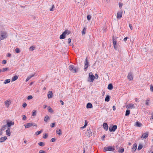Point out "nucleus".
<instances>
[{
    "instance_id": "17",
    "label": "nucleus",
    "mask_w": 153,
    "mask_h": 153,
    "mask_svg": "<svg viewBox=\"0 0 153 153\" xmlns=\"http://www.w3.org/2000/svg\"><path fill=\"white\" fill-rule=\"evenodd\" d=\"M103 126L104 129L105 130L107 131L108 130V126L107 124L106 123H104L103 124Z\"/></svg>"
},
{
    "instance_id": "61",
    "label": "nucleus",
    "mask_w": 153,
    "mask_h": 153,
    "mask_svg": "<svg viewBox=\"0 0 153 153\" xmlns=\"http://www.w3.org/2000/svg\"><path fill=\"white\" fill-rule=\"evenodd\" d=\"M119 7L120 8H121L123 5V4H121L119 3Z\"/></svg>"
},
{
    "instance_id": "40",
    "label": "nucleus",
    "mask_w": 153,
    "mask_h": 153,
    "mask_svg": "<svg viewBox=\"0 0 153 153\" xmlns=\"http://www.w3.org/2000/svg\"><path fill=\"white\" fill-rule=\"evenodd\" d=\"M15 51L17 53H19L20 52V51L19 50V49L18 48H16L15 49Z\"/></svg>"
},
{
    "instance_id": "29",
    "label": "nucleus",
    "mask_w": 153,
    "mask_h": 153,
    "mask_svg": "<svg viewBox=\"0 0 153 153\" xmlns=\"http://www.w3.org/2000/svg\"><path fill=\"white\" fill-rule=\"evenodd\" d=\"M7 126V125L2 126L1 129V131L4 130L5 129H6Z\"/></svg>"
},
{
    "instance_id": "13",
    "label": "nucleus",
    "mask_w": 153,
    "mask_h": 153,
    "mask_svg": "<svg viewBox=\"0 0 153 153\" xmlns=\"http://www.w3.org/2000/svg\"><path fill=\"white\" fill-rule=\"evenodd\" d=\"M123 12H119L117 13V18L118 19H120L122 17Z\"/></svg>"
},
{
    "instance_id": "47",
    "label": "nucleus",
    "mask_w": 153,
    "mask_h": 153,
    "mask_svg": "<svg viewBox=\"0 0 153 153\" xmlns=\"http://www.w3.org/2000/svg\"><path fill=\"white\" fill-rule=\"evenodd\" d=\"M22 117H23L22 120H25L26 119V116L25 115H23L22 116Z\"/></svg>"
},
{
    "instance_id": "35",
    "label": "nucleus",
    "mask_w": 153,
    "mask_h": 153,
    "mask_svg": "<svg viewBox=\"0 0 153 153\" xmlns=\"http://www.w3.org/2000/svg\"><path fill=\"white\" fill-rule=\"evenodd\" d=\"M39 145L41 146H43L45 145V143L43 142H40L38 143Z\"/></svg>"
},
{
    "instance_id": "59",
    "label": "nucleus",
    "mask_w": 153,
    "mask_h": 153,
    "mask_svg": "<svg viewBox=\"0 0 153 153\" xmlns=\"http://www.w3.org/2000/svg\"><path fill=\"white\" fill-rule=\"evenodd\" d=\"M11 54L10 53H8L7 54V57H11Z\"/></svg>"
},
{
    "instance_id": "34",
    "label": "nucleus",
    "mask_w": 153,
    "mask_h": 153,
    "mask_svg": "<svg viewBox=\"0 0 153 153\" xmlns=\"http://www.w3.org/2000/svg\"><path fill=\"white\" fill-rule=\"evenodd\" d=\"M124 149L123 148H122L121 149H119L118 150V152L120 153H123L124 152Z\"/></svg>"
},
{
    "instance_id": "53",
    "label": "nucleus",
    "mask_w": 153,
    "mask_h": 153,
    "mask_svg": "<svg viewBox=\"0 0 153 153\" xmlns=\"http://www.w3.org/2000/svg\"><path fill=\"white\" fill-rule=\"evenodd\" d=\"M30 78L31 77H30V76H28L26 79L25 81L26 82H27Z\"/></svg>"
},
{
    "instance_id": "33",
    "label": "nucleus",
    "mask_w": 153,
    "mask_h": 153,
    "mask_svg": "<svg viewBox=\"0 0 153 153\" xmlns=\"http://www.w3.org/2000/svg\"><path fill=\"white\" fill-rule=\"evenodd\" d=\"M43 130H42L40 131H37L35 133V134L36 135H38L40 134L42 132Z\"/></svg>"
},
{
    "instance_id": "27",
    "label": "nucleus",
    "mask_w": 153,
    "mask_h": 153,
    "mask_svg": "<svg viewBox=\"0 0 153 153\" xmlns=\"http://www.w3.org/2000/svg\"><path fill=\"white\" fill-rule=\"evenodd\" d=\"M18 78V77L16 75L14 76H13L11 79V81L13 82L15 80H16V79H17Z\"/></svg>"
},
{
    "instance_id": "49",
    "label": "nucleus",
    "mask_w": 153,
    "mask_h": 153,
    "mask_svg": "<svg viewBox=\"0 0 153 153\" xmlns=\"http://www.w3.org/2000/svg\"><path fill=\"white\" fill-rule=\"evenodd\" d=\"M6 63H7V61L6 60H3V61L2 62V64L4 65L6 64Z\"/></svg>"
},
{
    "instance_id": "2",
    "label": "nucleus",
    "mask_w": 153,
    "mask_h": 153,
    "mask_svg": "<svg viewBox=\"0 0 153 153\" xmlns=\"http://www.w3.org/2000/svg\"><path fill=\"white\" fill-rule=\"evenodd\" d=\"M71 33V32L67 30L64 31L62 34L60 36L59 39H64L65 37V36L68 35Z\"/></svg>"
},
{
    "instance_id": "51",
    "label": "nucleus",
    "mask_w": 153,
    "mask_h": 153,
    "mask_svg": "<svg viewBox=\"0 0 153 153\" xmlns=\"http://www.w3.org/2000/svg\"><path fill=\"white\" fill-rule=\"evenodd\" d=\"M150 89L152 92H153V85H151Z\"/></svg>"
},
{
    "instance_id": "45",
    "label": "nucleus",
    "mask_w": 153,
    "mask_h": 153,
    "mask_svg": "<svg viewBox=\"0 0 153 153\" xmlns=\"http://www.w3.org/2000/svg\"><path fill=\"white\" fill-rule=\"evenodd\" d=\"M55 125V123H51V128H53L54 127Z\"/></svg>"
},
{
    "instance_id": "50",
    "label": "nucleus",
    "mask_w": 153,
    "mask_h": 153,
    "mask_svg": "<svg viewBox=\"0 0 153 153\" xmlns=\"http://www.w3.org/2000/svg\"><path fill=\"white\" fill-rule=\"evenodd\" d=\"M27 105V104L25 102H24L23 103L22 106L24 108H25L26 106Z\"/></svg>"
},
{
    "instance_id": "56",
    "label": "nucleus",
    "mask_w": 153,
    "mask_h": 153,
    "mask_svg": "<svg viewBox=\"0 0 153 153\" xmlns=\"http://www.w3.org/2000/svg\"><path fill=\"white\" fill-rule=\"evenodd\" d=\"M129 27L130 28V29L131 30H132L133 29V27H132V25L131 24H129Z\"/></svg>"
},
{
    "instance_id": "54",
    "label": "nucleus",
    "mask_w": 153,
    "mask_h": 153,
    "mask_svg": "<svg viewBox=\"0 0 153 153\" xmlns=\"http://www.w3.org/2000/svg\"><path fill=\"white\" fill-rule=\"evenodd\" d=\"M95 78L97 79L98 78V75L97 74H96L94 76Z\"/></svg>"
},
{
    "instance_id": "24",
    "label": "nucleus",
    "mask_w": 153,
    "mask_h": 153,
    "mask_svg": "<svg viewBox=\"0 0 153 153\" xmlns=\"http://www.w3.org/2000/svg\"><path fill=\"white\" fill-rule=\"evenodd\" d=\"M92 105L91 103H88L86 105V108H92Z\"/></svg>"
},
{
    "instance_id": "7",
    "label": "nucleus",
    "mask_w": 153,
    "mask_h": 153,
    "mask_svg": "<svg viewBox=\"0 0 153 153\" xmlns=\"http://www.w3.org/2000/svg\"><path fill=\"white\" fill-rule=\"evenodd\" d=\"M26 128H27L31 127L32 126H37V125L35 123H27L26 125H24Z\"/></svg>"
},
{
    "instance_id": "18",
    "label": "nucleus",
    "mask_w": 153,
    "mask_h": 153,
    "mask_svg": "<svg viewBox=\"0 0 153 153\" xmlns=\"http://www.w3.org/2000/svg\"><path fill=\"white\" fill-rule=\"evenodd\" d=\"M126 108H135L134 106V105L132 104H128L126 106Z\"/></svg>"
},
{
    "instance_id": "57",
    "label": "nucleus",
    "mask_w": 153,
    "mask_h": 153,
    "mask_svg": "<svg viewBox=\"0 0 153 153\" xmlns=\"http://www.w3.org/2000/svg\"><path fill=\"white\" fill-rule=\"evenodd\" d=\"M88 124V122L86 120H85V124L84 125L85 126H86Z\"/></svg>"
},
{
    "instance_id": "55",
    "label": "nucleus",
    "mask_w": 153,
    "mask_h": 153,
    "mask_svg": "<svg viewBox=\"0 0 153 153\" xmlns=\"http://www.w3.org/2000/svg\"><path fill=\"white\" fill-rule=\"evenodd\" d=\"M71 39L69 38L68 39V44L70 43L71 42Z\"/></svg>"
},
{
    "instance_id": "52",
    "label": "nucleus",
    "mask_w": 153,
    "mask_h": 153,
    "mask_svg": "<svg viewBox=\"0 0 153 153\" xmlns=\"http://www.w3.org/2000/svg\"><path fill=\"white\" fill-rule=\"evenodd\" d=\"M39 153H46L45 152L42 150H40L39 152Z\"/></svg>"
},
{
    "instance_id": "14",
    "label": "nucleus",
    "mask_w": 153,
    "mask_h": 153,
    "mask_svg": "<svg viewBox=\"0 0 153 153\" xmlns=\"http://www.w3.org/2000/svg\"><path fill=\"white\" fill-rule=\"evenodd\" d=\"M92 132L90 129V128H88L86 134L87 136H91L92 135Z\"/></svg>"
},
{
    "instance_id": "8",
    "label": "nucleus",
    "mask_w": 153,
    "mask_h": 153,
    "mask_svg": "<svg viewBox=\"0 0 153 153\" xmlns=\"http://www.w3.org/2000/svg\"><path fill=\"white\" fill-rule=\"evenodd\" d=\"M89 78L90 79V80L89 81L90 82H93L95 78L92 72H90L89 74Z\"/></svg>"
},
{
    "instance_id": "39",
    "label": "nucleus",
    "mask_w": 153,
    "mask_h": 153,
    "mask_svg": "<svg viewBox=\"0 0 153 153\" xmlns=\"http://www.w3.org/2000/svg\"><path fill=\"white\" fill-rule=\"evenodd\" d=\"M35 48V47H34L33 46H32L30 48L29 50L30 51H33L34 49Z\"/></svg>"
},
{
    "instance_id": "64",
    "label": "nucleus",
    "mask_w": 153,
    "mask_h": 153,
    "mask_svg": "<svg viewBox=\"0 0 153 153\" xmlns=\"http://www.w3.org/2000/svg\"><path fill=\"white\" fill-rule=\"evenodd\" d=\"M35 74H34L30 75L29 76H30V77H31V78L33 77L34 76H35Z\"/></svg>"
},
{
    "instance_id": "62",
    "label": "nucleus",
    "mask_w": 153,
    "mask_h": 153,
    "mask_svg": "<svg viewBox=\"0 0 153 153\" xmlns=\"http://www.w3.org/2000/svg\"><path fill=\"white\" fill-rule=\"evenodd\" d=\"M127 39H128L127 37H126L124 38L123 40L125 42L127 40Z\"/></svg>"
},
{
    "instance_id": "31",
    "label": "nucleus",
    "mask_w": 153,
    "mask_h": 153,
    "mask_svg": "<svg viewBox=\"0 0 153 153\" xmlns=\"http://www.w3.org/2000/svg\"><path fill=\"white\" fill-rule=\"evenodd\" d=\"M110 100V97L108 95H107L105 98V100L106 102H108Z\"/></svg>"
},
{
    "instance_id": "42",
    "label": "nucleus",
    "mask_w": 153,
    "mask_h": 153,
    "mask_svg": "<svg viewBox=\"0 0 153 153\" xmlns=\"http://www.w3.org/2000/svg\"><path fill=\"white\" fill-rule=\"evenodd\" d=\"M36 115V111H33L32 112V115L33 116H35Z\"/></svg>"
},
{
    "instance_id": "20",
    "label": "nucleus",
    "mask_w": 153,
    "mask_h": 153,
    "mask_svg": "<svg viewBox=\"0 0 153 153\" xmlns=\"http://www.w3.org/2000/svg\"><path fill=\"white\" fill-rule=\"evenodd\" d=\"M137 144L136 143H134L133 148H132V152H134L136 150L137 148Z\"/></svg>"
},
{
    "instance_id": "16",
    "label": "nucleus",
    "mask_w": 153,
    "mask_h": 153,
    "mask_svg": "<svg viewBox=\"0 0 153 153\" xmlns=\"http://www.w3.org/2000/svg\"><path fill=\"white\" fill-rule=\"evenodd\" d=\"M53 93L51 91H49L48 93V99H50L52 97Z\"/></svg>"
},
{
    "instance_id": "48",
    "label": "nucleus",
    "mask_w": 153,
    "mask_h": 153,
    "mask_svg": "<svg viewBox=\"0 0 153 153\" xmlns=\"http://www.w3.org/2000/svg\"><path fill=\"white\" fill-rule=\"evenodd\" d=\"M56 140V139L55 138H52L51 140L50 141L52 142H54Z\"/></svg>"
},
{
    "instance_id": "37",
    "label": "nucleus",
    "mask_w": 153,
    "mask_h": 153,
    "mask_svg": "<svg viewBox=\"0 0 153 153\" xmlns=\"http://www.w3.org/2000/svg\"><path fill=\"white\" fill-rule=\"evenodd\" d=\"M143 146L141 144H139L137 148L138 150H140L143 148Z\"/></svg>"
},
{
    "instance_id": "6",
    "label": "nucleus",
    "mask_w": 153,
    "mask_h": 153,
    "mask_svg": "<svg viewBox=\"0 0 153 153\" xmlns=\"http://www.w3.org/2000/svg\"><path fill=\"white\" fill-rule=\"evenodd\" d=\"M112 40L113 43L114 48L115 50H117V40L114 36H113Z\"/></svg>"
},
{
    "instance_id": "43",
    "label": "nucleus",
    "mask_w": 153,
    "mask_h": 153,
    "mask_svg": "<svg viewBox=\"0 0 153 153\" xmlns=\"http://www.w3.org/2000/svg\"><path fill=\"white\" fill-rule=\"evenodd\" d=\"M149 99H147L146 100V105H149Z\"/></svg>"
},
{
    "instance_id": "25",
    "label": "nucleus",
    "mask_w": 153,
    "mask_h": 153,
    "mask_svg": "<svg viewBox=\"0 0 153 153\" xmlns=\"http://www.w3.org/2000/svg\"><path fill=\"white\" fill-rule=\"evenodd\" d=\"M135 126H136L140 127L142 126V124L138 122H137L135 123Z\"/></svg>"
},
{
    "instance_id": "44",
    "label": "nucleus",
    "mask_w": 153,
    "mask_h": 153,
    "mask_svg": "<svg viewBox=\"0 0 153 153\" xmlns=\"http://www.w3.org/2000/svg\"><path fill=\"white\" fill-rule=\"evenodd\" d=\"M48 137V135L46 134H44V135L43 136V137L44 138H47Z\"/></svg>"
},
{
    "instance_id": "3",
    "label": "nucleus",
    "mask_w": 153,
    "mask_h": 153,
    "mask_svg": "<svg viewBox=\"0 0 153 153\" xmlns=\"http://www.w3.org/2000/svg\"><path fill=\"white\" fill-rule=\"evenodd\" d=\"M115 149L111 146H109L108 147H105L103 148L104 152L106 151H114Z\"/></svg>"
},
{
    "instance_id": "46",
    "label": "nucleus",
    "mask_w": 153,
    "mask_h": 153,
    "mask_svg": "<svg viewBox=\"0 0 153 153\" xmlns=\"http://www.w3.org/2000/svg\"><path fill=\"white\" fill-rule=\"evenodd\" d=\"M33 98V97L32 95H29L28 96L27 99L28 100L31 99Z\"/></svg>"
},
{
    "instance_id": "28",
    "label": "nucleus",
    "mask_w": 153,
    "mask_h": 153,
    "mask_svg": "<svg viewBox=\"0 0 153 153\" xmlns=\"http://www.w3.org/2000/svg\"><path fill=\"white\" fill-rule=\"evenodd\" d=\"M48 110L51 113H53V112L52 109L49 106H48Z\"/></svg>"
},
{
    "instance_id": "32",
    "label": "nucleus",
    "mask_w": 153,
    "mask_h": 153,
    "mask_svg": "<svg viewBox=\"0 0 153 153\" xmlns=\"http://www.w3.org/2000/svg\"><path fill=\"white\" fill-rule=\"evenodd\" d=\"M130 111L129 110H127L126 112V116H128L130 114Z\"/></svg>"
},
{
    "instance_id": "5",
    "label": "nucleus",
    "mask_w": 153,
    "mask_h": 153,
    "mask_svg": "<svg viewBox=\"0 0 153 153\" xmlns=\"http://www.w3.org/2000/svg\"><path fill=\"white\" fill-rule=\"evenodd\" d=\"M70 70L73 73H75L76 72L77 70L76 68L74 65H70L69 67Z\"/></svg>"
},
{
    "instance_id": "22",
    "label": "nucleus",
    "mask_w": 153,
    "mask_h": 153,
    "mask_svg": "<svg viewBox=\"0 0 153 153\" xmlns=\"http://www.w3.org/2000/svg\"><path fill=\"white\" fill-rule=\"evenodd\" d=\"M6 135L8 136H10L11 133L10 132V128H8L6 130Z\"/></svg>"
},
{
    "instance_id": "11",
    "label": "nucleus",
    "mask_w": 153,
    "mask_h": 153,
    "mask_svg": "<svg viewBox=\"0 0 153 153\" xmlns=\"http://www.w3.org/2000/svg\"><path fill=\"white\" fill-rule=\"evenodd\" d=\"M127 78L129 80L131 81L133 79V77L132 76V74L131 72L129 73L127 76Z\"/></svg>"
},
{
    "instance_id": "9",
    "label": "nucleus",
    "mask_w": 153,
    "mask_h": 153,
    "mask_svg": "<svg viewBox=\"0 0 153 153\" xmlns=\"http://www.w3.org/2000/svg\"><path fill=\"white\" fill-rule=\"evenodd\" d=\"M117 128V126L116 125H114L111 127H110L109 128V130L110 132H114L115 131Z\"/></svg>"
},
{
    "instance_id": "63",
    "label": "nucleus",
    "mask_w": 153,
    "mask_h": 153,
    "mask_svg": "<svg viewBox=\"0 0 153 153\" xmlns=\"http://www.w3.org/2000/svg\"><path fill=\"white\" fill-rule=\"evenodd\" d=\"M60 102L61 103V104L62 105L64 104V102H63L61 100H60Z\"/></svg>"
},
{
    "instance_id": "15",
    "label": "nucleus",
    "mask_w": 153,
    "mask_h": 153,
    "mask_svg": "<svg viewBox=\"0 0 153 153\" xmlns=\"http://www.w3.org/2000/svg\"><path fill=\"white\" fill-rule=\"evenodd\" d=\"M14 122L12 121H10V122H7V125L8 127H10L11 126L13 125H14Z\"/></svg>"
},
{
    "instance_id": "58",
    "label": "nucleus",
    "mask_w": 153,
    "mask_h": 153,
    "mask_svg": "<svg viewBox=\"0 0 153 153\" xmlns=\"http://www.w3.org/2000/svg\"><path fill=\"white\" fill-rule=\"evenodd\" d=\"M54 5H53V6H52V8H51V9H50V11H53V8H54Z\"/></svg>"
},
{
    "instance_id": "10",
    "label": "nucleus",
    "mask_w": 153,
    "mask_h": 153,
    "mask_svg": "<svg viewBox=\"0 0 153 153\" xmlns=\"http://www.w3.org/2000/svg\"><path fill=\"white\" fill-rule=\"evenodd\" d=\"M4 103L6 107L8 108L11 104L10 101L9 100H6L4 102Z\"/></svg>"
},
{
    "instance_id": "38",
    "label": "nucleus",
    "mask_w": 153,
    "mask_h": 153,
    "mask_svg": "<svg viewBox=\"0 0 153 153\" xmlns=\"http://www.w3.org/2000/svg\"><path fill=\"white\" fill-rule=\"evenodd\" d=\"M8 70H9L8 68H3L2 69V70H1V71H3V72H4V71H6Z\"/></svg>"
},
{
    "instance_id": "4",
    "label": "nucleus",
    "mask_w": 153,
    "mask_h": 153,
    "mask_svg": "<svg viewBox=\"0 0 153 153\" xmlns=\"http://www.w3.org/2000/svg\"><path fill=\"white\" fill-rule=\"evenodd\" d=\"M89 63L88 61V59L87 57H86L85 59L84 62V71H86L87 70V68L89 66Z\"/></svg>"
},
{
    "instance_id": "30",
    "label": "nucleus",
    "mask_w": 153,
    "mask_h": 153,
    "mask_svg": "<svg viewBox=\"0 0 153 153\" xmlns=\"http://www.w3.org/2000/svg\"><path fill=\"white\" fill-rule=\"evenodd\" d=\"M86 30V28L85 27H84L82 32V35H83L85 34Z\"/></svg>"
},
{
    "instance_id": "41",
    "label": "nucleus",
    "mask_w": 153,
    "mask_h": 153,
    "mask_svg": "<svg viewBox=\"0 0 153 153\" xmlns=\"http://www.w3.org/2000/svg\"><path fill=\"white\" fill-rule=\"evenodd\" d=\"M87 20L88 21H89V20H90L91 19V15H88L87 16Z\"/></svg>"
},
{
    "instance_id": "19",
    "label": "nucleus",
    "mask_w": 153,
    "mask_h": 153,
    "mask_svg": "<svg viewBox=\"0 0 153 153\" xmlns=\"http://www.w3.org/2000/svg\"><path fill=\"white\" fill-rule=\"evenodd\" d=\"M7 139V137L6 136H4L1 137L0 138V142L2 143L5 141Z\"/></svg>"
},
{
    "instance_id": "26",
    "label": "nucleus",
    "mask_w": 153,
    "mask_h": 153,
    "mask_svg": "<svg viewBox=\"0 0 153 153\" xmlns=\"http://www.w3.org/2000/svg\"><path fill=\"white\" fill-rule=\"evenodd\" d=\"M108 89L111 90L113 88V85L111 84L110 83L108 84Z\"/></svg>"
},
{
    "instance_id": "60",
    "label": "nucleus",
    "mask_w": 153,
    "mask_h": 153,
    "mask_svg": "<svg viewBox=\"0 0 153 153\" xmlns=\"http://www.w3.org/2000/svg\"><path fill=\"white\" fill-rule=\"evenodd\" d=\"M105 137V134L103 135L102 136V140H104V138Z\"/></svg>"
},
{
    "instance_id": "12",
    "label": "nucleus",
    "mask_w": 153,
    "mask_h": 153,
    "mask_svg": "<svg viewBox=\"0 0 153 153\" xmlns=\"http://www.w3.org/2000/svg\"><path fill=\"white\" fill-rule=\"evenodd\" d=\"M148 134L149 132H146L145 133L142 134V136L141 137V138H142L143 137V138H146L148 137Z\"/></svg>"
},
{
    "instance_id": "21",
    "label": "nucleus",
    "mask_w": 153,
    "mask_h": 153,
    "mask_svg": "<svg viewBox=\"0 0 153 153\" xmlns=\"http://www.w3.org/2000/svg\"><path fill=\"white\" fill-rule=\"evenodd\" d=\"M56 133L59 135H61L62 134L61 130L59 128L57 129L56 130Z\"/></svg>"
},
{
    "instance_id": "1",
    "label": "nucleus",
    "mask_w": 153,
    "mask_h": 153,
    "mask_svg": "<svg viewBox=\"0 0 153 153\" xmlns=\"http://www.w3.org/2000/svg\"><path fill=\"white\" fill-rule=\"evenodd\" d=\"M8 37L7 32L5 31H1L0 32V40H1L6 39Z\"/></svg>"
},
{
    "instance_id": "36",
    "label": "nucleus",
    "mask_w": 153,
    "mask_h": 153,
    "mask_svg": "<svg viewBox=\"0 0 153 153\" xmlns=\"http://www.w3.org/2000/svg\"><path fill=\"white\" fill-rule=\"evenodd\" d=\"M10 81V79H7L5 80V82H4V84H7L8 83H9Z\"/></svg>"
},
{
    "instance_id": "23",
    "label": "nucleus",
    "mask_w": 153,
    "mask_h": 153,
    "mask_svg": "<svg viewBox=\"0 0 153 153\" xmlns=\"http://www.w3.org/2000/svg\"><path fill=\"white\" fill-rule=\"evenodd\" d=\"M50 120V117H49L48 116L46 115L44 117V121L45 123H47L48 121Z\"/></svg>"
}]
</instances>
